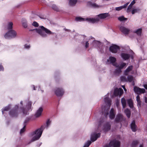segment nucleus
I'll return each instance as SVG.
<instances>
[{
    "label": "nucleus",
    "instance_id": "nucleus-1",
    "mask_svg": "<svg viewBox=\"0 0 147 147\" xmlns=\"http://www.w3.org/2000/svg\"><path fill=\"white\" fill-rule=\"evenodd\" d=\"M44 128V127L41 126L40 128L37 129L32 133V135L33 138L31 140V142L36 140L40 138L42 134Z\"/></svg>",
    "mask_w": 147,
    "mask_h": 147
},
{
    "label": "nucleus",
    "instance_id": "nucleus-2",
    "mask_svg": "<svg viewBox=\"0 0 147 147\" xmlns=\"http://www.w3.org/2000/svg\"><path fill=\"white\" fill-rule=\"evenodd\" d=\"M40 28L42 29V30L39 29H36L35 30L36 32L42 37H46L47 36L46 34L48 35L53 34V33L50 30L45 28L43 26H40Z\"/></svg>",
    "mask_w": 147,
    "mask_h": 147
},
{
    "label": "nucleus",
    "instance_id": "nucleus-3",
    "mask_svg": "<svg viewBox=\"0 0 147 147\" xmlns=\"http://www.w3.org/2000/svg\"><path fill=\"white\" fill-rule=\"evenodd\" d=\"M104 101L105 102V103L107 104V109H106V108H105V107H103L102 106V113L103 114H104V115H105L106 117L107 115H108V109L109 108V107L111 105L110 102L111 100L110 99H109L108 98V96L107 95H106L105 96V97L104 98Z\"/></svg>",
    "mask_w": 147,
    "mask_h": 147
},
{
    "label": "nucleus",
    "instance_id": "nucleus-4",
    "mask_svg": "<svg viewBox=\"0 0 147 147\" xmlns=\"http://www.w3.org/2000/svg\"><path fill=\"white\" fill-rule=\"evenodd\" d=\"M16 34V32L15 31L10 30L5 34L4 36L6 38H13L15 37Z\"/></svg>",
    "mask_w": 147,
    "mask_h": 147
},
{
    "label": "nucleus",
    "instance_id": "nucleus-5",
    "mask_svg": "<svg viewBox=\"0 0 147 147\" xmlns=\"http://www.w3.org/2000/svg\"><path fill=\"white\" fill-rule=\"evenodd\" d=\"M109 145V146H106L105 147H110V146H113V147H119L120 143L119 141L114 140L111 141Z\"/></svg>",
    "mask_w": 147,
    "mask_h": 147
},
{
    "label": "nucleus",
    "instance_id": "nucleus-6",
    "mask_svg": "<svg viewBox=\"0 0 147 147\" xmlns=\"http://www.w3.org/2000/svg\"><path fill=\"white\" fill-rule=\"evenodd\" d=\"M126 65V63H122L120 65L117 64V65L115 66L117 67L116 72L117 73H120L121 71V69L124 67H125Z\"/></svg>",
    "mask_w": 147,
    "mask_h": 147
},
{
    "label": "nucleus",
    "instance_id": "nucleus-7",
    "mask_svg": "<svg viewBox=\"0 0 147 147\" xmlns=\"http://www.w3.org/2000/svg\"><path fill=\"white\" fill-rule=\"evenodd\" d=\"M86 21L90 23L94 24L97 23L99 21V19L98 18H87L86 19Z\"/></svg>",
    "mask_w": 147,
    "mask_h": 147
},
{
    "label": "nucleus",
    "instance_id": "nucleus-8",
    "mask_svg": "<svg viewBox=\"0 0 147 147\" xmlns=\"http://www.w3.org/2000/svg\"><path fill=\"white\" fill-rule=\"evenodd\" d=\"M123 90L121 88H116L114 91V94L115 96H117L119 94L120 96L123 93Z\"/></svg>",
    "mask_w": 147,
    "mask_h": 147
},
{
    "label": "nucleus",
    "instance_id": "nucleus-9",
    "mask_svg": "<svg viewBox=\"0 0 147 147\" xmlns=\"http://www.w3.org/2000/svg\"><path fill=\"white\" fill-rule=\"evenodd\" d=\"M64 92L63 90L61 88H57L55 91V93L58 96H62L63 95Z\"/></svg>",
    "mask_w": 147,
    "mask_h": 147
},
{
    "label": "nucleus",
    "instance_id": "nucleus-10",
    "mask_svg": "<svg viewBox=\"0 0 147 147\" xmlns=\"http://www.w3.org/2000/svg\"><path fill=\"white\" fill-rule=\"evenodd\" d=\"M119 49V47L115 45H114L111 46L109 48L110 51L114 53H117Z\"/></svg>",
    "mask_w": 147,
    "mask_h": 147
},
{
    "label": "nucleus",
    "instance_id": "nucleus-11",
    "mask_svg": "<svg viewBox=\"0 0 147 147\" xmlns=\"http://www.w3.org/2000/svg\"><path fill=\"white\" fill-rule=\"evenodd\" d=\"M134 92L137 94L144 93L145 91V90L144 88H140L137 87H134Z\"/></svg>",
    "mask_w": 147,
    "mask_h": 147
},
{
    "label": "nucleus",
    "instance_id": "nucleus-12",
    "mask_svg": "<svg viewBox=\"0 0 147 147\" xmlns=\"http://www.w3.org/2000/svg\"><path fill=\"white\" fill-rule=\"evenodd\" d=\"M18 108V106H16L15 107V109L12 110L10 112V115L13 117L16 116L18 115L17 109Z\"/></svg>",
    "mask_w": 147,
    "mask_h": 147
},
{
    "label": "nucleus",
    "instance_id": "nucleus-13",
    "mask_svg": "<svg viewBox=\"0 0 147 147\" xmlns=\"http://www.w3.org/2000/svg\"><path fill=\"white\" fill-rule=\"evenodd\" d=\"M120 30L123 34H127L130 32V30L123 26H121L120 27Z\"/></svg>",
    "mask_w": 147,
    "mask_h": 147
},
{
    "label": "nucleus",
    "instance_id": "nucleus-14",
    "mask_svg": "<svg viewBox=\"0 0 147 147\" xmlns=\"http://www.w3.org/2000/svg\"><path fill=\"white\" fill-rule=\"evenodd\" d=\"M100 134L99 133L98 134H93L91 135V140L92 142H94L96 140L97 138L100 137Z\"/></svg>",
    "mask_w": 147,
    "mask_h": 147
},
{
    "label": "nucleus",
    "instance_id": "nucleus-15",
    "mask_svg": "<svg viewBox=\"0 0 147 147\" xmlns=\"http://www.w3.org/2000/svg\"><path fill=\"white\" fill-rule=\"evenodd\" d=\"M108 13H103L99 14L96 18L99 19V21L100 19H103L105 18L108 16Z\"/></svg>",
    "mask_w": 147,
    "mask_h": 147
},
{
    "label": "nucleus",
    "instance_id": "nucleus-16",
    "mask_svg": "<svg viewBox=\"0 0 147 147\" xmlns=\"http://www.w3.org/2000/svg\"><path fill=\"white\" fill-rule=\"evenodd\" d=\"M121 56L123 59L126 60L129 58L130 55L128 54L123 53L121 54Z\"/></svg>",
    "mask_w": 147,
    "mask_h": 147
},
{
    "label": "nucleus",
    "instance_id": "nucleus-17",
    "mask_svg": "<svg viewBox=\"0 0 147 147\" xmlns=\"http://www.w3.org/2000/svg\"><path fill=\"white\" fill-rule=\"evenodd\" d=\"M115 116V113H114V110L113 109H112L110 112L109 115V117L110 119H113Z\"/></svg>",
    "mask_w": 147,
    "mask_h": 147
},
{
    "label": "nucleus",
    "instance_id": "nucleus-18",
    "mask_svg": "<svg viewBox=\"0 0 147 147\" xmlns=\"http://www.w3.org/2000/svg\"><path fill=\"white\" fill-rule=\"evenodd\" d=\"M109 60L113 64V65L116 66L117 65V64L115 63V62L116 61V59L115 57H110L109 58Z\"/></svg>",
    "mask_w": 147,
    "mask_h": 147
},
{
    "label": "nucleus",
    "instance_id": "nucleus-19",
    "mask_svg": "<svg viewBox=\"0 0 147 147\" xmlns=\"http://www.w3.org/2000/svg\"><path fill=\"white\" fill-rule=\"evenodd\" d=\"M131 127L133 131L135 132L136 131V126L134 121H132L131 124Z\"/></svg>",
    "mask_w": 147,
    "mask_h": 147
},
{
    "label": "nucleus",
    "instance_id": "nucleus-20",
    "mask_svg": "<svg viewBox=\"0 0 147 147\" xmlns=\"http://www.w3.org/2000/svg\"><path fill=\"white\" fill-rule=\"evenodd\" d=\"M129 3L128 2L124 4L123 5L119 7H116L115 8V9L117 11H119L121 10L122 9L125 8L129 4Z\"/></svg>",
    "mask_w": 147,
    "mask_h": 147
},
{
    "label": "nucleus",
    "instance_id": "nucleus-21",
    "mask_svg": "<svg viewBox=\"0 0 147 147\" xmlns=\"http://www.w3.org/2000/svg\"><path fill=\"white\" fill-rule=\"evenodd\" d=\"M43 109L42 108L40 107L37 111L35 114V116L36 117H38L40 116L41 114V113Z\"/></svg>",
    "mask_w": 147,
    "mask_h": 147
},
{
    "label": "nucleus",
    "instance_id": "nucleus-22",
    "mask_svg": "<svg viewBox=\"0 0 147 147\" xmlns=\"http://www.w3.org/2000/svg\"><path fill=\"white\" fill-rule=\"evenodd\" d=\"M133 68V66H129L124 71V74L125 75H127L129 72Z\"/></svg>",
    "mask_w": 147,
    "mask_h": 147
},
{
    "label": "nucleus",
    "instance_id": "nucleus-23",
    "mask_svg": "<svg viewBox=\"0 0 147 147\" xmlns=\"http://www.w3.org/2000/svg\"><path fill=\"white\" fill-rule=\"evenodd\" d=\"M111 128V125L109 123H107L104 126V130L105 131H107Z\"/></svg>",
    "mask_w": 147,
    "mask_h": 147
},
{
    "label": "nucleus",
    "instance_id": "nucleus-24",
    "mask_svg": "<svg viewBox=\"0 0 147 147\" xmlns=\"http://www.w3.org/2000/svg\"><path fill=\"white\" fill-rule=\"evenodd\" d=\"M122 118L123 116L122 115L120 114H119L116 117L115 121L117 122L120 121L122 120Z\"/></svg>",
    "mask_w": 147,
    "mask_h": 147
},
{
    "label": "nucleus",
    "instance_id": "nucleus-25",
    "mask_svg": "<svg viewBox=\"0 0 147 147\" xmlns=\"http://www.w3.org/2000/svg\"><path fill=\"white\" fill-rule=\"evenodd\" d=\"M77 0H69V4L71 6L75 5L76 3Z\"/></svg>",
    "mask_w": 147,
    "mask_h": 147
},
{
    "label": "nucleus",
    "instance_id": "nucleus-26",
    "mask_svg": "<svg viewBox=\"0 0 147 147\" xmlns=\"http://www.w3.org/2000/svg\"><path fill=\"white\" fill-rule=\"evenodd\" d=\"M22 22L23 26L24 28H26L27 26V23L26 20L25 18H22Z\"/></svg>",
    "mask_w": 147,
    "mask_h": 147
},
{
    "label": "nucleus",
    "instance_id": "nucleus-27",
    "mask_svg": "<svg viewBox=\"0 0 147 147\" xmlns=\"http://www.w3.org/2000/svg\"><path fill=\"white\" fill-rule=\"evenodd\" d=\"M86 18H83L80 17H76L75 20L77 22H82L86 21Z\"/></svg>",
    "mask_w": 147,
    "mask_h": 147
},
{
    "label": "nucleus",
    "instance_id": "nucleus-28",
    "mask_svg": "<svg viewBox=\"0 0 147 147\" xmlns=\"http://www.w3.org/2000/svg\"><path fill=\"white\" fill-rule=\"evenodd\" d=\"M121 102L123 108H125L126 106V102L125 98H123L121 99Z\"/></svg>",
    "mask_w": 147,
    "mask_h": 147
},
{
    "label": "nucleus",
    "instance_id": "nucleus-29",
    "mask_svg": "<svg viewBox=\"0 0 147 147\" xmlns=\"http://www.w3.org/2000/svg\"><path fill=\"white\" fill-rule=\"evenodd\" d=\"M125 113L128 118L130 117L131 112L128 109H126L125 111Z\"/></svg>",
    "mask_w": 147,
    "mask_h": 147
},
{
    "label": "nucleus",
    "instance_id": "nucleus-30",
    "mask_svg": "<svg viewBox=\"0 0 147 147\" xmlns=\"http://www.w3.org/2000/svg\"><path fill=\"white\" fill-rule=\"evenodd\" d=\"M90 6L94 8H98L99 7V6L98 5L95 3H90Z\"/></svg>",
    "mask_w": 147,
    "mask_h": 147
},
{
    "label": "nucleus",
    "instance_id": "nucleus-31",
    "mask_svg": "<svg viewBox=\"0 0 147 147\" xmlns=\"http://www.w3.org/2000/svg\"><path fill=\"white\" fill-rule=\"evenodd\" d=\"M13 23L12 22H9L8 23L7 28L8 30H11L13 28Z\"/></svg>",
    "mask_w": 147,
    "mask_h": 147
},
{
    "label": "nucleus",
    "instance_id": "nucleus-32",
    "mask_svg": "<svg viewBox=\"0 0 147 147\" xmlns=\"http://www.w3.org/2000/svg\"><path fill=\"white\" fill-rule=\"evenodd\" d=\"M128 103L129 107L130 108H132L133 107V102L131 99H129L127 100Z\"/></svg>",
    "mask_w": 147,
    "mask_h": 147
},
{
    "label": "nucleus",
    "instance_id": "nucleus-33",
    "mask_svg": "<svg viewBox=\"0 0 147 147\" xmlns=\"http://www.w3.org/2000/svg\"><path fill=\"white\" fill-rule=\"evenodd\" d=\"M140 9L139 8H137L134 9L131 11L132 14H134L135 13L138 12Z\"/></svg>",
    "mask_w": 147,
    "mask_h": 147
},
{
    "label": "nucleus",
    "instance_id": "nucleus-34",
    "mask_svg": "<svg viewBox=\"0 0 147 147\" xmlns=\"http://www.w3.org/2000/svg\"><path fill=\"white\" fill-rule=\"evenodd\" d=\"M118 20L120 21H125L127 19V18H124L123 16H122L118 18Z\"/></svg>",
    "mask_w": 147,
    "mask_h": 147
},
{
    "label": "nucleus",
    "instance_id": "nucleus-35",
    "mask_svg": "<svg viewBox=\"0 0 147 147\" xmlns=\"http://www.w3.org/2000/svg\"><path fill=\"white\" fill-rule=\"evenodd\" d=\"M142 29L139 28L137 30L135 31L136 33L138 35H140L142 33Z\"/></svg>",
    "mask_w": 147,
    "mask_h": 147
},
{
    "label": "nucleus",
    "instance_id": "nucleus-36",
    "mask_svg": "<svg viewBox=\"0 0 147 147\" xmlns=\"http://www.w3.org/2000/svg\"><path fill=\"white\" fill-rule=\"evenodd\" d=\"M134 78L131 76H129L127 77V81L131 82L133 80Z\"/></svg>",
    "mask_w": 147,
    "mask_h": 147
},
{
    "label": "nucleus",
    "instance_id": "nucleus-37",
    "mask_svg": "<svg viewBox=\"0 0 147 147\" xmlns=\"http://www.w3.org/2000/svg\"><path fill=\"white\" fill-rule=\"evenodd\" d=\"M52 9L56 11H59V10L57 6L54 4L52 6Z\"/></svg>",
    "mask_w": 147,
    "mask_h": 147
},
{
    "label": "nucleus",
    "instance_id": "nucleus-38",
    "mask_svg": "<svg viewBox=\"0 0 147 147\" xmlns=\"http://www.w3.org/2000/svg\"><path fill=\"white\" fill-rule=\"evenodd\" d=\"M136 100L138 102V105L140 107V106L141 102L140 100V96L139 95H138L136 97Z\"/></svg>",
    "mask_w": 147,
    "mask_h": 147
},
{
    "label": "nucleus",
    "instance_id": "nucleus-39",
    "mask_svg": "<svg viewBox=\"0 0 147 147\" xmlns=\"http://www.w3.org/2000/svg\"><path fill=\"white\" fill-rule=\"evenodd\" d=\"M91 142L90 141H88L86 142L83 147H88L90 144H91Z\"/></svg>",
    "mask_w": 147,
    "mask_h": 147
},
{
    "label": "nucleus",
    "instance_id": "nucleus-40",
    "mask_svg": "<svg viewBox=\"0 0 147 147\" xmlns=\"http://www.w3.org/2000/svg\"><path fill=\"white\" fill-rule=\"evenodd\" d=\"M10 108V106L9 105L7 107H5L4 109L3 110H2V114H3V111H8Z\"/></svg>",
    "mask_w": 147,
    "mask_h": 147
},
{
    "label": "nucleus",
    "instance_id": "nucleus-41",
    "mask_svg": "<svg viewBox=\"0 0 147 147\" xmlns=\"http://www.w3.org/2000/svg\"><path fill=\"white\" fill-rule=\"evenodd\" d=\"M120 78L121 81L123 82H127V79L125 76H122Z\"/></svg>",
    "mask_w": 147,
    "mask_h": 147
},
{
    "label": "nucleus",
    "instance_id": "nucleus-42",
    "mask_svg": "<svg viewBox=\"0 0 147 147\" xmlns=\"http://www.w3.org/2000/svg\"><path fill=\"white\" fill-rule=\"evenodd\" d=\"M138 143V142L137 141H134L132 143V146L133 147L135 146Z\"/></svg>",
    "mask_w": 147,
    "mask_h": 147
},
{
    "label": "nucleus",
    "instance_id": "nucleus-43",
    "mask_svg": "<svg viewBox=\"0 0 147 147\" xmlns=\"http://www.w3.org/2000/svg\"><path fill=\"white\" fill-rule=\"evenodd\" d=\"M132 5H130V4L129 5L127 9V12H129L130 11V9L132 7Z\"/></svg>",
    "mask_w": 147,
    "mask_h": 147
},
{
    "label": "nucleus",
    "instance_id": "nucleus-44",
    "mask_svg": "<svg viewBox=\"0 0 147 147\" xmlns=\"http://www.w3.org/2000/svg\"><path fill=\"white\" fill-rule=\"evenodd\" d=\"M32 25L35 27H37L38 26V23L35 22H34L33 23Z\"/></svg>",
    "mask_w": 147,
    "mask_h": 147
},
{
    "label": "nucleus",
    "instance_id": "nucleus-45",
    "mask_svg": "<svg viewBox=\"0 0 147 147\" xmlns=\"http://www.w3.org/2000/svg\"><path fill=\"white\" fill-rule=\"evenodd\" d=\"M25 126H24L22 129L20 131V134H22L23 132H24L25 131Z\"/></svg>",
    "mask_w": 147,
    "mask_h": 147
},
{
    "label": "nucleus",
    "instance_id": "nucleus-46",
    "mask_svg": "<svg viewBox=\"0 0 147 147\" xmlns=\"http://www.w3.org/2000/svg\"><path fill=\"white\" fill-rule=\"evenodd\" d=\"M51 123V122L49 120H48L47 122V128L49 126Z\"/></svg>",
    "mask_w": 147,
    "mask_h": 147
},
{
    "label": "nucleus",
    "instance_id": "nucleus-47",
    "mask_svg": "<svg viewBox=\"0 0 147 147\" xmlns=\"http://www.w3.org/2000/svg\"><path fill=\"white\" fill-rule=\"evenodd\" d=\"M24 47L26 49H29L30 47V46L29 45H24Z\"/></svg>",
    "mask_w": 147,
    "mask_h": 147
},
{
    "label": "nucleus",
    "instance_id": "nucleus-48",
    "mask_svg": "<svg viewBox=\"0 0 147 147\" xmlns=\"http://www.w3.org/2000/svg\"><path fill=\"white\" fill-rule=\"evenodd\" d=\"M136 2L135 1V0H133L131 2L130 4V5H131L133 6L135 3Z\"/></svg>",
    "mask_w": 147,
    "mask_h": 147
},
{
    "label": "nucleus",
    "instance_id": "nucleus-49",
    "mask_svg": "<svg viewBox=\"0 0 147 147\" xmlns=\"http://www.w3.org/2000/svg\"><path fill=\"white\" fill-rule=\"evenodd\" d=\"M89 43H88V42L87 41L86 42V45H85V47L86 48H87L89 46Z\"/></svg>",
    "mask_w": 147,
    "mask_h": 147
},
{
    "label": "nucleus",
    "instance_id": "nucleus-50",
    "mask_svg": "<svg viewBox=\"0 0 147 147\" xmlns=\"http://www.w3.org/2000/svg\"><path fill=\"white\" fill-rule=\"evenodd\" d=\"M36 15L35 14H33L31 15V18H34L36 17Z\"/></svg>",
    "mask_w": 147,
    "mask_h": 147
},
{
    "label": "nucleus",
    "instance_id": "nucleus-51",
    "mask_svg": "<svg viewBox=\"0 0 147 147\" xmlns=\"http://www.w3.org/2000/svg\"><path fill=\"white\" fill-rule=\"evenodd\" d=\"M3 68L1 65H0V71H3Z\"/></svg>",
    "mask_w": 147,
    "mask_h": 147
},
{
    "label": "nucleus",
    "instance_id": "nucleus-52",
    "mask_svg": "<svg viewBox=\"0 0 147 147\" xmlns=\"http://www.w3.org/2000/svg\"><path fill=\"white\" fill-rule=\"evenodd\" d=\"M144 88L146 89H147V85L145 84L144 85Z\"/></svg>",
    "mask_w": 147,
    "mask_h": 147
},
{
    "label": "nucleus",
    "instance_id": "nucleus-53",
    "mask_svg": "<svg viewBox=\"0 0 147 147\" xmlns=\"http://www.w3.org/2000/svg\"><path fill=\"white\" fill-rule=\"evenodd\" d=\"M94 42L98 44H100V42H99L98 41H95Z\"/></svg>",
    "mask_w": 147,
    "mask_h": 147
},
{
    "label": "nucleus",
    "instance_id": "nucleus-54",
    "mask_svg": "<svg viewBox=\"0 0 147 147\" xmlns=\"http://www.w3.org/2000/svg\"><path fill=\"white\" fill-rule=\"evenodd\" d=\"M145 102L146 103H147V98L145 97Z\"/></svg>",
    "mask_w": 147,
    "mask_h": 147
},
{
    "label": "nucleus",
    "instance_id": "nucleus-55",
    "mask_svg": "<svg viewBox=\"0 0 147 147\" xmlns=\"http://www.w3.org/2000/svg\"><path fill=\"white\" fill-rule=\"evenodd\" d=\"M31 103L30 102H29L28 103L29 107H30L31 106Z\"/></svg>",
    "mask_w": 147,
    "mask_h": 147
},
{
    "label": "nucleus",
    "instance_id": "nucleus-56",
    "mask_svg": "<svg viewBox=\"0 0 147 147\" xmlns=\"http://www.w3.org/2000/svg\"><path fill=\"white\" fill-rule=\"evenodd\" d=\"M23 113L24 114H27V113H26V112H25L24 111H23Z\"/></svg>",
    "mask_w": 147,
    "mask_h": 147
},
{
    "label": "nucleus",
    "instance_id": "nucleus-57",
    "mask_svg": "<svg viewBox=\"0 0 147 147\" xmlns=\"http://www.w3.org/2000/svg\"><path fill=\"white\" fill-rule=\"evenodd\" d=\"M140 147H143V145L142 144L140 145Z\"/></svg>",
    "mask_w": 147,
    "mask_h": 147
},
{
    "label": "nucleus",
    "instance_id": "nucleus-58",
    "mask_svg": "<svg viewBox=\"0 0 147 147\" xmlns=\"http://www.w3.org/2000/svg\"><path fill=\"white\" fill-rule=\"evenodd\" d=\"M122 87L123 89L125 88V86H122Z\"/></svg>",
    "mask_w": 147,
    "mask_h": 147
},
{
    "label": "nucleus",
    "instance_id": "nucleus-59",
    "mask_svg": "<svg viewBox=\"0 0 147 147\" xmlns=\"http://www.w3.org/2000/svg\"><path fill=\"white\" fill-rule=\"evenodd\" d=\"M124 89L125 91H126V89L125 88H124Z\"/></svg>",
    "mask_w": 147,
    "mask_h": 147
},
{
    "label": "nucleus",
    "instance_id": "nucleus-60",
    "mask_svg": "<svg viewBox=\"0 0 147 147\" xmlns=\"http://www.w3.org/2000/svg\"><path fill=\"white\" fill-rule=\"evenodd\" d=\"M20 103L21 104H22V101H21L20 102Z\"/></svg>",
    "mask_w": 147,
    "mask_h": 147
},
{
    "label": "nucleus",
    "instance_id": "nucleus-61",
    "mask_svg": "<svg viewBox=\"0 0 147 147\" xmlns=\"http://www.w3.org/2000/svg\"><path fill=\"white\" fill-rule=\"evenodd\" d=\"M33 87H34V90H35V87H34V85H33Z\"/></svg>",
    "mask_w": 147,
    "mask_h": 147
},
{
    "label": "nucleus",
    "instance_id": "nucleus-62",
    "mask_svg": "<svg viewBox=\"0 0 147 147\" xmlns=\"http://www.w3.org/2000/svg\"><path fill=\"white\" fill-rule=\"evenodd\" d=\"M40 18H42V17H40Z\"/></svg>",
    "mask_w": 147,
    "mask_h": 147
},
{
    "label": "nucleus",
    "instance_id": "nucleus-63",
    "mask_svg": "<svg viewBox=\"0 0 147 147\" xmlns=\"http://www.w3.org/2000/svg\"><path fill=\"white\" fill-rule=\"evenodd\" d=\"M133 84L134 85V83L133 82Z\"/></svg>",
    "mask_w": 147,
    "mask_h": 147
},
{
    "label": "nucleus",
    "instance_id": "nucleus-64",
    "mask_svg": "<svg viewBox=\"0 0 147 147\" xmlns=\"http://www.w3.org/2000/svg\"><path fill=\"white\" fill-rule=\"evenodd\" d=\"M107 61H109V60L108 59L107 60Z\"/></svg>",
    "mask_w": 147,
    "mask_h": 147
}]
</instances>
